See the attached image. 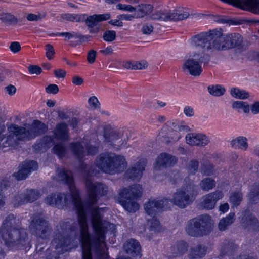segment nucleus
Instances as JSON below:
<instances>
[{
    "label": "nucleus",
    "mask_w": 259,
    "mask_h": 259,
    "mask_svg": "<svg viewBox=\"0 0 259 259\" xmlns=\"http://www.w3.org/2000/svg\"><path fill=\"white\" fill-rule=\"evenodd\" d=\"M82 174L85 177V187L88 192L86 203L82 202L78 191L74 186L71 171L65 169H58L59 181L66 184L70 194L55 193L49 195L45 199V202L49 205L62 208L64 206L72 205L76 210L79 230L69 222H61L57 226L55 235L52 242L55 252L58 254L70 251L75 247L78 238L82 245L92 244L95 247L97 255L101 258L107 256L104 249L105 233L109 227L113 231L115 226L102 219L100 213L101 209L94 206L101 196L107 195L108 187L99 182H94L90 177L93 174L91 169L83 163L80 165Z\"/></svg>",
    "instance_id": "f257e3e1"
},
{
    "label": "nucleus",
    "mask_w": 259,
    "mask_h": 259,
    "mask_svg": "<svg viewBox=\"0 0 259 259\" xmlns=\"http://www.w3.org/2000/svg\"><path fill=\"white\" fill-rule=\"evenodd\" d=\"M193 39V42L195 45L200 46L205 50L213 52L233 48L243 49L245 45L241 35L231 33L224 35L221 29H214L201 32Z\"/></svg>",
    "instance_id": "f03ea898"
},
{
    "label": "nucleus",
    "mask_w": 259,
    "mask_h": 259,
    "mask_svg": "<svg viewBox=\"0 0 259 259\" xmlns=\"http://www.w3.org/2000/svg\"><path fill=\"white\" fill-rule=\"evenodd\" d=\"M0 235L8 247L19 248L29 244L28 234L13 214H8L0 228Z\"/></svg>",
    "instance_id": "7ed1b4c3"
},
{
    "label": "nucleus",
    "mask_w": 259,
    "mask_h": 259,
    "mask_svg": "<svg viewBox=\"0 0 259 259\" xmlns=\"http://www.w3.org/2000/svg\"><path fill=\"white\" fill-rule=\"evenodd\" d=\"M47 128L46 125L38 120H34L28 128L11 124L7 126L9 135L4 143V146L16 148L21 142L34 139L36 136L45 132Z\"/></svg>",
    "instance_id": "20e7f679"
},
{
    "label": "nucleus",
    "mask_w": 259,
    "mask_h": 259,
    "mask_svg": "<svg viewBox=\"0 0 259 259\" xmlns=\"http://www.w3.org/2000/svg\"><path fill=\"white\" fill-rule=\"evenodd\" d=\"M198 34L193 36L190 39L191 45L195 48L201 49L202 51L200 53H194L192 56L189 58H185L182 65V69L184 72L188 73L190 75L198 76H199L202 72L201 64L207 65L210 60L211 54L213 52H209L205 50V49L200 46L195 45L193 42L195 37H197Z\"/></svg>",
    "instance_id": "39448f33"
},
{
    "label": "nucleus",
    "mask_w": 259,
    "mask_h": 259,
    "mask_svg": "<svg viewBox=\"0 0 259 259\" xmlns=\"http://www.w3.org/2000/svg\"><path fill=\"white\" fill-rule=\"evenodd\" d=\"M96 164L103 171L111 175L123 172L127 166L123 156L112 153L101 154Z\"/></svg>",
    "instance_id": "423d86ee"
},
{
    "label": "nucleus",
    "mask_w": 259,
    "mask_h": 259,
    "mask_svg": "<svg viewBox=\"0 0 259 259\" xmlns=\"http://www.w3.org/2000/svg\"><path fill=\"white\" fill-rule=\"evenodd\" d=\"M211 217L208 215H201L189 220L186 225L187 233L192 237H199L209 234L213 229Z\"/></svg>",
    "instance_id": "0eeeda50"
},
{
    "label": "nucleus",
    "mask_w": 259,
    "mask_h": 259,
    "mask_svg": "<svg viewBox=\"0 0 259 259\" xmlns=\"http://www.w3.org/2000/svg\"><path fill=\"white\" fill-rule=\"evenodd\" d=\"M142 193V187L139 184L124 188L119 193V202L126 211L134 212L139 208L135 200L140 197Z\"/></svg>",
    "instance_id": "6e6552de"
},
{
    "label": "nucleus",
    "mask_w": 259,
    "mask_h": 259,
    "mask_svg": "<svg viewBox=\"0 0 259 259\" xmlns=\"http://www.w3.org/2000/svg\"><path fill=\"white\" fill-rule=\"evenodd\" d=\"M197 186L191 183L184 185L181 188L177 190L174 193L169 203L184 208L190 204L194 200L198 194Z\"/></svg>",
    "instance_id": "1a4fd4ad"
},
{
    "label": "nucleus",
    "mask_w": 259,
    "mask_h": 259,
    "mask_svg": "<svg viewBox=\"0 0 259 259\" xmlns=\"http://www.w3.org/2000/svg\"><path fill=\"white\" fill-rule=\"evenodd\" d=\"M31 219L29 228L31 233L37 237L45 239L51 231L48 222L38 215H34Z\"/></svg>",
    "instance_id": "9d476101"
},
{
    "label": "nucleus",
    "mask_w": 259,
    "mask_h": 259,
    "mask_svg": "<svg viewBox=\"0 0 259 259\" xmlns=\"http://www.w3.org/2000/svg\"><path fill=\"white\" fill-rule=\"evenodd\" d=\"M70 148L75 156L80 161L83 160L87 154L93 155L98 151V147L93 146L84 141L71 143Z\"/></svg>",
    "instance_id": "9b49d317"
},
{
    "label": "nucleus",
    "mask_w": 259,
    "mask_h": 259,
    "mask_svg": "<svg viewBox=\"0 0 259 259\" xmlns=\"http://www.w3.org/2000/svg\"><path fill=\"white\" fill-rule=\"evenodd\" d=\"M170 208L168 199L150 200L144 204V209L147 214L154 217L161 211L167 210Z\"/></svg>",
    "instance_id": "f8f14e48"
},
{
    "label": "nucleus",
    "mask_w": 259,
    "mask_h": 259,
    "mask_svg": "<svg viewBox=\"0 0 259 259\" xmlns=\"http://www.w3.org/2000/svg\"><path fill=\"white\" fill-rule=\"evenodd\" d=\"M37 163L33 160H26L22 162L20 168L17 173L13 174L16 179L19 181L26 179L32 171L37 169Z\"/></svg>",
    "instance_id": "ddd939ff"
},
{
    "label": "nucleus",
    "mask_w": 259,
    "mask_h": 259,
    "mask_svg": "<svg viewBox=\"0 0 259 259\" xmlns=\"http://www.w3.org/2000/svg\"><path fill=\"white\" fill-rule=\"evenodd\" d=\"M146 164L145 159H140L127 170L125 174L126 177L134 181L139 180L142 176Z\"/></svg>",
    "instance_id": "4468645a"
},
{
    "label": "nucleus",
    "mask_w": 259,
    "mask_h": 259,
    "mask_svg": "<svg viewBox=\"0 0 259 259\" xmlns=\"http://www.w3.org/2000/svg\"><path fill=\"white\" fill-rule=\"evenodd\" d=\"M223 196V193L221 191L210 193L203 197L201 205L206 209H212L214 207L217 202L222 199Z\"/></svg>",
    "instance_id": "2eb2a0df"
},
{
    "label": "nucleus",
    "mask_w": 259,
    "mask_h": 259,
    "mask_svg": "<svg viewBox=\"0 0 259 259\" xmlns=\"http://www.w3.org/2000/svg\"><path fill=\"white\" fill-rule=\"evenodd\" d=\"M187 143L191 146H205L209 142L208 138L201 133H189L185 137Z\"/></svg>",
    "instance_id": "dca6fc26"
},
{
    "label": "nucleus",
    "mask_w": 259,
    "mask_h": 259,
    "mask_svg": "<svg viewBox=\"0 0 259 259\" xmlns=\"http://www.w3.org/2000/svg\"><path fill=\"white\" fill-rule=\"evenodd\" d=\"M188 244L183 241H178L171 246L167 250V256L168 258L179 257L185 254L188 250Z\"/></svg>",
    "instance_id": "f3484780"
},
{
    "label": "nucleus",
    "mask_w": 259,
    "mask_h": 259,
    "mask_svg": "<svg viewBox=\"0 0 259 259\" xmlns=\"http://www.w3.org/2000/svg\"><path fill=\"white\" fill-rule=\"evenodd\" d=\"M123 130H114L110 126H107L104 133V142L111 145L113 144L118 139L122 138Z\"/></svg>",
    "instance_id": "a211bd4d"
},
{
    "label": "nucleus",
    "mask_w": 259,
    "mask_h": 259,
    "mask_svg": "<svg viewBox=\"0 0 259 259\" xmlns=\"http://www.w3.org/2000/svg\"><path fill=\"white\" fill-rule=\"evenodd\" d=\"M207 249L206 246L201 244L191 246L188 257L189 259H201L206 254Z\"/></svg>",
    "instance_id": "6ab92c4d"
},
{
    "label": "nucleus",
    "mask_w": 259,
    "mask_h": 259,
    "mask_svg": "<svg viewBox=\"0 0 259 259\" xmlns=\"http://www.w3.org/2000/svg\"><path fill=\"white\" fill-rule=\"evenodd\" d=\"M177 162L176 157L163 153L160 154L156 159V165L158 167H167L173 166Z\"/></svg>",
    "instance_id": "aec40b11"
},
{
    "label": "nucleus",
    "mask_w": 259,
    "mask_h": 259,
    "mask_svg": "<svg viewBox=\"0 0 259 259\" xmlns=\"http://www.w3.org/2000/svg\"><path fill=\"white\" fill-rule=\"evenodd\" d=\"M123 248L127 253L133 256L138 255L141 250V246L139 243L134 239L127 240L124 243Z\"/></svg>",
    "instance_id": "412c9836"
},
{
    "label": "nucleus",
    "mask_w": 259,
    "mask_h": 259,
    "mask_svg": "<svg viewBox=\"0 0 259 259\" xmlns=\"http://www.w3.org/2000/svg\"><path fill=\"white\" fill-rule=\"evenodd\" d=\"M241 223L244 229L249 231H256L259 229V222L258 220L252 216H244Z\"/></svg>",
    "instance_id": "4be33fe9"
},
{
    "label": "nucleus",
    "mask_w": 259,
    "mask_h": 259,
    "mask_svg": "<svg viewBox=\"0 0 259 259\" xmlns=\"http://www.w3.org/2000/svg\"><path fill=\"white\" fill-rule=\"evenodd\" d=\"M97 14L88 16L85 14H75V22H84L88 27H92L100 16H97Z\"/></svg>",
    "instance_id": "5701e85b"
},
{
    "label": "nucleus",
    "mask_w": 259,
    "mask_h": 259,
    "mask_svg": "<svg viewBox=\"0 0 259 259\" xmlns=\"http://www.w3.org/2000/svg\"><path fill=\"white\" fill-rule=\"evenodd\" d=\"M54 135L55 137L58 139L68 140L69 136L67 124L64 122L57 124L55 130Z\"/></svg>",
    "instance_id": "b1692460"
},
{
    "label": "nucleus",
    "mask_w": 259,
    "mask_h": 259,
    "mask_svg": "<svg viewBox=\"0 0 259 259\" xmlns=\"http://www.w3.org/2000/svg\"><path fill=\"white\" fill-rule=\"evenodd\" d=\"M236 248L237 246L233 241L225 240L221 245V253L223 255H230Z\"/></svg>",
    "instance_id": "393cba45"
},
{
    "label": "nucleus",
    "mask_w": 259,
    "mask_h": 259,
    "mask_svg": "<svg viewBox=\"0 0 259 259\" xmlns=\"http://www.w3.org/2000/svg\"><path fill=\"white\" fill-rule=\"evenodd\" d=\"M235 220V215L234 212H230L226 217L220 220L218 224V228L221 231L226 230Z\"/></svg>",
    "instance_id": "a878e982"
},
{
    "label": "nucleus",
    "mask_w": 259,
    "mask_h": 259,
    "mask_svg": "<svg viewBox=\"0 0 259 259\" xmlns=\"http://www.w3.org/2000/svg\"><path fill=\"white\" fill-rule=\"evenodd\" d=\"M231 145L235 149L238 148L243 150H246L248 147L247 139L243 136H239L233 139L231 141Z\"/></svg>",
    "instance_id": "bb28decb"
},
{
    "label": "nucleus",
    "mask_w": 259,
    "mask_h": 259,
    "mask_svg": "<svg viewBox=\"0 0 259 259\" xmlns=\"http://www.w3.org/2000/svg\"><path fill=\"white\" fill-rule=\"evenodd\" d=\"M153 7L150 4H142L136 8V15L137 17L142 18L152 12Z\"/></svg>",
    "instance_id": "cd10ccee"
},
{
    "label": "nucleus",
    "mask_w": 259,
    "mask_h": 259,
    "mask_svg": "<svg viewBox=\"0 0 259 259\" xmlns=\"http://www.w3.org/2000/svg\"><path fill=\"white\" fill-rule=\"evenodd\" d=\"M251 203L255 204L259 201V184H254L251 188L248 196Z\"/></svg>",
    "instance_id": "c85d7f7f"
},
{
    "label": "nucleus",
    "mask_w": 259,
    "mask_h": 259,
    "mask_svg": "<svg viewBox=\"0 0 259 259\" xmlns=\"http://www.w3.org/2000/svg\"><path fill=\"white\" fill-rule=\"evenodd\" d=\"M215 180L211 178H204L199 183L200 188L206 192L212 189L215 187Z\"/></svg>",
    "instance_id": "c756f323"
},
{
    "label": "nucleus",
    "mask_w": 259,
    "mask_h": 259,
    "mask_svg": "<svg viewBox=\"0 0 259 259\" xmlns=\"http://www.w3.org/2000/svg\"><path fill=\"white\" fill-rule=\"evenodd\" d=\"M190 15L187 11H176L169 13V21H178L187 19Z\"/></svg>",
    "instance_id": "7c9ffc66"
},
{
    "label": "nucleus",
    "mask_w": 259,
    "mask_h": 259,
    "mask_svg": "<svg viewBox=\"0 0 259 259\" xmlns=\"http://www.w3.org/2000/svg\"><path fill=\"white\" fill-rule=\"evenodd\" d=\"M26 203L32 202L38 199L40 196V193L37 190L33 189L27 190L23 193Z\"/></svg>",
    "instance_id": "2f4dec72"
},
{
    "label": "nucleus",
    "mask_w": 259,
    "mask_h": 259,
    "mask_svg": "<svg viewBox=\"0 0 259 259\" xmlns=\"http://www.w3.org/2000/svg\"><path fill=\"white\" fill-rule=\"evenodd\" d=\"M233 109L237 110L238 112L242 110L244 113H248L250 110V107L247 102L237 101L233 102L232 104Z\"/></svg>",
    "instance_id": "473e14b6"
},
{
    "label": "nucleus",
    "mask_w": 259,
    "mask_h": 259,
    "mask_svg": "<svg viewBox=\"0 0 259 259\" xmlns=\"http://www.w3.org/2000/svg\"><path fill=\"white\" fill-rule=\"evenodd\" d=\"M97 16H100L99 19V20H97V21L95 22V24H94L92 27H88L90 33H98L99 31V28H94V27L97 26L99 22L108 20L111 17L110 14L109 13L97 14Z\"/></svg>",
    "instance_id": "72a5a7b5"
},
{
    "label": "nucleus",
    "mask_w": 259,
    "mask_h": 259,
    "mask_svg": "<svg viewBox=\"0 0 259 259\" xmlns=\"http://www.w3.org/2000/svg\"><path fill=\"white\" fill-rule=\"evenodd\" d=\"M81 247L82 250V259H92L91 254L92 247L95 249L96 254L100 259H107V256L105 258H101L97 255L96 248L93 246L92 244H87V245H82Z\"/></svg>",
    "instance_id": "f704fd0d"
},
{
    "label": "nucleus",
    "mask_w": 259,
    "mask_h": 259,
    "mask_svg": "<svg viewBox=\"0 0 259 259\" xmlns=\"http://www.w3.org/2000/svg\"><path fill=\"white\" fill-rule=\"evenodd\" d=\"M243 194L237 191L232 193L230 196V202L233 206H238L242 200Z\"/></svg>",
    "instance_id": "c9c22d12"
},
{
    "label": "nucleus",
    "mask_w": 259,
    "mask_h": 259,
    "mask_svg": "<svg viewBox=\"0 0 259 259\" xmlns=\"http://www.w3.org/2000/svg\"><path fill=\"white\" fill-rule=\"evenodd\" d=\"M230 93L233 97L240 99H245L249 97V93L248 92L237 88L231 89Z\"/></svg>",
    "instance_id": "e433bc0d"
},
{
    "label": "nucleus",
    "mask_w": 259,
    "mask_h": 259,
    "mask_svg": "<svg viewBox=\"0 0 259 259\" xmlns=\"http://www.w3.org/2000/svg\"><path fill=\"white\" fill-rule=\"evenodd\" d=\"M0 19L4 23L8 25L16 24L17 22V19L10 13L2 14L1 16Z\"/></svg>",
    "instance_id": "4c0bfd02"
},
{
    "label": "nucleus",
    "mask_w": 259,
    "mask_h": 259,
    "mask_svg": "<svg viewBox=\"0 0 259 259\" xmlns=\"http://www.w3.org/2000/svg\"><path fill=\"white\" fill-rule=\"evenodd\" d=\"M54 153L61 158L65 156L67 150L65 146L62 143H58L54 146L53 148Z\"/></svg>",
    "instance_id": "58836bf2"
},
{
    "label": "nucleus",
    "mask_w": 259,
    "mask_h": 259,
    "mask_svg": "<svg viewBox=\"0 0 259 259\" xmlns=\"http://www.w3.org/2000/svg\"><path fill=\"white\" fill-rule=\"evenodd\" d=\"M208 90L211 95L215 96H221L224 94L225 91V89L219 85L209 86Z\"/></svg>",
    "instance_id": "ea45409f"
},
{
    "label": "nucleus",
    "mask_w": 259,
    "mask_h": 259,
    "mask_svg": "<svg viewBox=\"0 0 259 259\" xmlns=\"http://www.w3.org/2000/svg\"><path fill=\"white\" fill-rule=\"evenodd\" d=\"M23 193H18L15 196L12 200V203L15 207H18L26 203Z\"/></svg>",
    "instance_id": "a19ab883"
},
{
    "label": "nucleus",
    "mask_w": 259,
    "mask_h": 259,
    "mask_svg": "<svg viewBox=\"0 0 259 259\" xmlns=\"http://www.w3.org/2000/svg\"><path fill=\"white\" fill-rule=\"evenodd\" d=\"M169 13L164 12L161 11L156 12L151 15V18L153 20L169 21Z\"/></svg>",
    "instance_id": "79ce46f5"
},
{
    "label": "nucleus",
    "mask_w": 259,
    "mask_h": 259,
    "mask_svg": "<svg viewBox=\"0 0 259 259\" xmlns=\"http://www.w3.org/2000/svg\"><path fill=\"white\" fill-rule=\"evenodd\" d=\"M201 172L202 175L205 176H211L214 173L213 166L210 164H204L201 168Z\"/></svg>",
    "instance_id": "37998d69"
},
{
    "label": "nucleus",
    "mask_w": 259,
    "mask_h": 259,
    "mask_svg": "<svg viewBox=\"0 0 259 259\" xmlns=\"http://www.w3.org/2000/svg\"><path fill=\"white\" fill-rule=\"evenodd\" d=\"M116 37V32L114 30H106L103 35L104 40L107 42H112L115 40Z\"/></svg>",
    "instance_id": "c03bdc74"
},
{
    "label": "nucleus",
    "mask_w": 259,
    "mask_h": 259,
    "mask_svg": "<svg viewBox=\"0 0 259 259\" xmlns=\"http://www.w3.org/2000/svg\"><path fill=\"white\" fill-rule=\"evenodd\" d=\"M88 103L91 109L95 110L100 107V103L98 98L95 96H92L88 99Z\"/></svg>",
    "instance_id": "a18cd8bd"
},
{
    "label": "nucleus",
    "mask_w": 259,
    "mask_h": 259,
    "mask_svg": "<svg viewBox=\"0 0 259 259\" xmlns=\"http://www.w3.org/2000/svg\"><path fill=\"white\" fill-rule=\"evenodd\" d=\"M67 35H69L70 37H71V38L74 37L79 39L80 42H84L91 37L90 35H83L80 33L76 32H72L71 34H68Z\"/></svg>",
    "instance_id": "49530a36"
},
{
    "label": "nucleus",
    "mask_w": 259,
    "mask_h": 259,
    "mask_svg": "<svg viewBox=\"0 0 259 259\" xmlns=\"http://www.w3.org/2000/svg\"><path fill=\"white\" fill-rule=\"evenodd\" d=\"M199 162L197 160L193 159L189 162L188 165L189 171L192 174H194L198 170Z\"/></svg>",
    "instance_id": "de8ad7c7"
},
{
    "label": "nucleus",
    "mask_w": 259,
    "mask_h": 259,
    "mask_svg": "<svg viewBox=\"0 0 259 259\" xmlns=\"http://www.w3.org/2000/svg\"><path fill=\"white\" fill-rule=\"evenodd\" d=\"M150 231H153L155 232H158L160 230V222L158 220L156 219L153 218L150 222Z\"/></svg>",
    "instance_id": "09e8293b"
},
{
    "label": "nucleus",
    "mask_w": 259,
    "mask_h": 259,
    "mask_svg": "<svg viewBox=\"0 0 259 259\" xmlns=\"http://www.w3.org/2000/svg\"><path fill=\"white\" fill-rule=\"evenodd\" d=\"M169 136V138H171V141L176 142L178 141L182 137V134L179 133L178 131L175 128L173 131L170 132Z\"/></svg>",
    "instance_id": "8fccbe9b"
},
{
    "label": "nucleus",
    "mask_w": 259,
    "mask_h": 259,
    "mask_svg": "<svg viewBox=\"0 0 259 259\" xmlns=\"http://www.w3.org/2000/svg\"><path fill=\"white\" fill-rule=\"evenodd\" d=\"M48 94H56L59 92V88L56 84H50L45 89Z\"/></svg>",
    "instance_id": "3c124183"
},
{
    "label": "nucleus",
    "mask_w": 259,
    "mask_h": 259,
    "mask_svg": "<svg viewBox=\"0 0 259 259\" xmlns=\"http://www.w3.org/2000/svg\"><path fill=\"white\" fill-rule=\"evenodd\" d=\"M46 57L49 59L51 60L53 58V55L55 54V51L53 48V47L51 44H47L46 45Z\"/></svg>",
    "instance_id": "603ef678"
},
{
    "label": "nucleus",
    "mask_w": 259,
    "mask_h": 259,
    "mask_svg": "<svg viewBox=\"0 0 259 259\" xmlns=\"http://www.w3.org/2000/svg\"><path fill=\"white\" fill-rule=\"evenodd\" d=\"M116 7L118 9L131 12L136 11V8H134L133 6L130 5L119 4L116 6Z\"/></svg>",
    "instance_id": "864d4df0"
},
{
    "label": "nucleus",
    "mask_w": 259,
    "mask_h": 259,
    "mask_svg": "<svg viewBox=\"0 0 259 259\" xmlns=\"http://www.w3.org/2000/svg\"><path fill=\"white\" fill-rule=\"evenodd\" d=\"M97 52L94 50H90L87 54V60L90 64H93L96 59Z\"/></svg>",
    "instance_id": "5fc2aeb1"
},
{
    "label": "nucleus",
    "mask_w": 259,
    "mask_h": 259,
    "mask_svg": "<svg viewBox=\"0 0 259 259\" xmlns=\"http://www.w3.org/2000/svg\"><path fill=\"white\" fill-rule=\"evenodd\" d=\"M148 63L146 61L142 60L141 61L134 62V69H143L147 68Z\"/></svg>",
    "instance_id": "6e6d98bb"
},
{
    "label": "nucleus",
    "mask_w": 259,
    "mask_h": 259,
    "mask_svg": "<svg viewBox=\"0 0 259 259\" xmlns=\"http://www.w3.org/2000/svg\"><path fill=\"white\" fill-rule=\"evenodd\" d=\"M28 69L31 74L39 75L42 72L41 68L37 65H30L28 66Z\"/></svg>",
    "instance_id": "4d7b16f0"
},
{
    "label": "nucleus",
    "mask_w": 259,
    "mask_h": 259,
    "mask_svg": "<svg viewBox=\"0 0 259 259\" xmlns=\"http://www.w3.org/2000/svg\"><path fill=\"white\" fill-rule=\"evenodd\" d=\"M47 141L48 142H52V138L50 137H44L42 141L40 142L39 143H35L33 146V148L34 149L35 152H38L40 150V148L42 146V144L44 143L43 141Z\"/></svg>",
    "instance_id": "13d9d810"
},
{
    "label": "nucleus",
    "mask_w": 259,
    "mask_h": 259,
    "mask_svg": "<svg viewBox=\"0 0 259 259\" xmlns=\"http://www.w3.org/2000/svg\"><path fill=\"white\" fill-rule=\"evenodd\" d=\"M45 17V15H41V14L35 15L34 14H29L27 17V19L29 21H38Z\"/></svg>",
    "instance_id": "bf43d9fd"
},
{
    "label": "nucleus",
    "mask_w": 259,
    "mask_h": 259,
    "mask_svg": "<svg viewBox=\"0 0 259 259\" xmlns=\"http://www.w3.org/2000/svg\"><path fill=\"white\" fill-rule=\"evenodd\" d=\"M9 48L12 52L16 53L21 50V45L19 42L14 41L10 44Z\"/></svg>",
    "instance_id": "052dcab7"
},
{
    "label": "nucleus",
    "mask_w": 259,
    "mask_h": 259,
    "mask_svg": "<svg viewBox=\"0 0 259 259\" xmlns=\"http://www.w3.org/2000/svg\"><path fill=\"white\" fill-rule=\"evenodd\" d=\"M153 31V27L150 24L144 25L141 28V31L144 34H150Z\"/></svg>",
    "instance_id": "680f3d73"
},
{
    "label": "nucleus",
    "mask_w": 259,
    "mask_h": 259,
    "mask_svg": "<svg viewBox=\"0 0 259 259\" xmlns=\"http://www.w3.org/2000/svg\"><path fill=\"white\" fill-rule=\"evenodd\" d=\"M174 127L176 128L178 131L179 133H180L182 135L184 133L190 131V128L187 125H177L175 123H173Z\"/></svg>",
    "instance_id": "e2e57ef3"
},
{
    "label": "nucleus",
    "mask_w": 259,
    "mask_h": 259,
    "mask_svg": "<svg viewBox=\"0 0 259 259\" xmlns=\"http://www.w3.org/2000/svg\"><path fill=\"white\" fill-rule=\"evenodd\" d=\"M184 113L188 117H192L194 115V110L190 106H186L184 108Z\"/></svg>",
    "instance_id": "0e129e2a"
},
{
    "label": "nucleus",
    "mask_w": 259,
    "mask_h": 259,
    "mask_svg": "<svg viewBox=\"0 0 259 259\" xmlns=\"http://www.w3.org/2000/svg\"><path fill=\"white\" fill-rule=\"evenodd\" d=\"M54 73L55 76L58 78H63L65 77L66 74V71L62 69H58L54 70Z\"/></svg>",
    "instance_id": "69168bd1"
},
{
    "label": "nucleus",
    "mask_w": 259,
    "mask_h": 259,
    "mask_svg": "<svg viewBox=\"0 0 259 259\" xmlns=\"http://www.w3.org/2000/svg\"><path fill=\"white\" fill-rule=\"evenodd\" d=\"M62 18L67 21L75 22V14H65L62 15Z\"/></svg>",
    "instance_id": "338daca9"
},
{
    "label": "nucleus",
    "mask_w": 259,
    "mask_h": 259,
    "mask_svg": "<svg viewBox=\"0 0 259 259\" xmlns=\"http://www.w3.org/2000/svg\"><path fill=\"white\" fill-rule=\"evenodd\" d=\"M252 113L254 114L259 113V102H255L250 106Z\"/></svg>",
    "instance_id": "774afa93"
}]
</instances>
